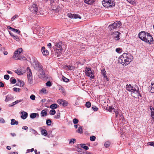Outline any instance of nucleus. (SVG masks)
Listing matches in <instances>:
<instances>
[{
  "label": "nucleus",
  "instance_id": "57",
  "mask_svg": "<svg viewBox=\"0 0 154 154\" xmlns=\"http://www.w3.org/2000/svg\"><path fill=\"white\" fill-rule=\"evenodd\" d=\"M122 48H117L116 49V51L118 53H119L120 51L121 50Z\"/></svg>",
  "mask_w": 154,
  "mask_h": 154
},
{
  "label": "nucleus",
  "instance_id": "8",
  "mask_svg": "<svg viewBox=\"0 0 154 154\" xmlns=\"http://www.w3.org/2000/svg\"><path fill=\"white\" fill-rule=\"evenodd\" d=\"M29 9L32 13L36 14L38 11L37 6L36 4H33L29 7Z\"/></svg>",
  "mask_w": 154,
  "mask_h": 154
},
{
  "label": "nucleus",
  "instance_id": "40",
  "mask_svg": "<svg viewBox=\"0 0 154 154\" xmlns=\"http://www.w3.org/2000/svg\"><path fill=\"white\" fill-rule=\"evenodd\" d=\"M96 139V137L94 136H91L90 137V140L92 141H94Z\"/></svg>",
  "mask_w": 154,
  "mask_h": 154
},
{
  "label": "nucleus",
  "instance_id": "53",
  "mask_svg": "<svg viewBox=\"0 0 154 154\" xmlns=\"http://www.w3.org/2000/svg\"><path fill=\"white\" fill-rule=\"evenodd\" d=\"M147 144L149 145L152 146L154 147V142H149Z\"/></svg>",
  "mask_w": 154,
  "mask_h": 154
},
{
  "label": "nucleus",
  "instance_id": "6",
  "mask_svg": "<svg viewBox=\"0 0 154 154\" xmlns=\"http://www.w3.org/2000/svg\"><path fill=\"white\" fill-rule=\"evenodd\" d=\"M135 86L137 88V89L136 88H134L131 86V84H129V85L127 84L126 85V88L128 91H131L132 93H138L139 88L136 85Z\"/></svg>",
  "mask_w": 154,
  "mask_h": 154
},
{
  "label": "nucleus",
  "instance_id": "32",
  "mask_svg": "<svg viewBox=\"0 0 154 154\" xmlns=\"http://www.w3.org/2000/svg\"><path fill=\"white\" fill-rule=\"evenodd\" d=\"M76 140L75 139H72L70 140V141L69 142V144L71 145H73L74 144V143L75 142Z\"/></svg>",
  "mask_w": 154,
  "mask_h": 154
},
{
  "label": "nucleus",
  "instance_id": "62",
  "mask_svg": "<svg viewBox=\"0 0 154 154\" xmlns=\"http://www.w3.org/2000/svg\"><path fill=\"white\" fill-rule=\"evenodd\" d=\"M114 112L115 113L116 117H117L119 115V112L118 111L116 110Z\"/></svg>",
  "mask_w": 154,
  "mask_h": 154
},
{
  "label": "nucleus",
  "instance_id": "54",
  "mask_svg": "<svg viewBox=\"0 0 154 154\" xmlns=\"http://www.w3.org/2000/svg\"><path fill=\"white\" fill-rule=\"evenodd\" d=\"M46 91V90L45 88H43L41 90V92L45 94L47 93Z\"/></svg>",
  "mask_w": 154,
  "mask_h": 154
},
{
  "label": "nucleus",
  "instance_id": "11",
  "mask_svg": "<svg viewBox=\"0 0 154 154\" xmlns=\"http://www.w3.org/2000/svg\"><path fill=\"white\" fill-rule=\"evenodd\" d=\"M67 16L68 17L72 18H81V17L77 14H72L70 13H69L67 14Z\"/></svg>",
  "mask_w": 154,
  "mask_h": 154
},
{
  "label": "nucleus",
  "instance_id": "1",
  "mask_svg": "<svg viewBox=\"0 0 154 154\" xmlns=\"http://www.w3.org/2000/svg\"><path fill=\"white\" fill-rule=\"evenodd\" d=\"M132 59H133V56L130 53H124L120 57L118 61L122 65L126 66L132 61Z\"/></svg>",
  "mask_w": 154,
  "mask_h": 154
},
{
  "label": "nucleus",
  "instance_id": "47",
  "mask_svg": "<svg viewBox=\"0 0 154 154\" xmlns=\"http://www.w3.org/2000/svg\"><path fill=\"white\" fill-rule=\"evenodd\" d=\"M79 120L76 119H74L73 120V122L74 124H76L78 123Z\"/></svg>",
  "mask_w": 154,
  "mask_h": 154
},
{
  "label": "nucleus",
  "instance_id": "14",
  "mask_svg": "<svg viewBox=\"0 0 154 154\" xmlns=\"http://www.w3.org/2000/svg\"><path fill=\"white\" fill-rule=\"evenodd\" d=\"M41 51L44 55H48L49 52L48 50L45 48V47H43L41 49Z\"/></svg>",
  "mask_w": 154,
  "mask_h": 154
},
{
  "label": "nucleus",
  "instance_id": "33",
  "mask_svg": "<svg viewBox=\"0 0 154 154\" xmlns=\"http://www.w3.org/2000/svg\"><path fill=\"white\" fill-rule=\"evenodd\" d=\"M110 143L109 142L107 141H106L104 143V145L105 146V147L107 148L110 145Z\"/></svg>",
  "mask_w": 154,
  "mask_h": 154
},
{
  "label": "nucleus",
  "instance_id": "41",
  "mask_svg": "<svg viewBox=\"0 0 154 154\" xmlns=\"http://www.w3.org/2000/svg\"><path fill=\"white\" fill-rule=\"evenodd\" d=\"M15 72L17 73L18 75H20L21 74H23V73L21 72V71L17 69L15 71Z\"/></svg>",
  "mask_w": 154,
  "mask_h": 154
},
{
  "label": "nucleus",
  "instance_id": "22",
  "mask_svg": "<svg viewBox=\"0 0 154 154\" xmlns=\"http://www.w3.org/2000/svg\"><path fill=\"white\" fill-rule=\"evenodd\" d=\"M38 115V117L39 116V115L36 113H32L30 114V117L31 119H34L35 118L37 115Z\"/></svg>",
  "mask_w": 154,
  "mask_h": 154
},
{
  "label": "nucleus",
  "instance_id": "30",
  "mask_svg": "<svg viewBox=\"0 0 154 154\" xmlns=\"http://www.w3.org/2000/svg\"><path fill=\"white\" fill-rule=\"evenodd\" d=\"M50 114L51 115H54L56 113V111L54 109H51L50 111Z\"/></svg>",
  "mask_w": 154,
  "mask_h": 154
},
{
  "label": "nucleus",
  "instance_id": "46",
  "mask_svg": "<svg viewBox=\"0 0 154 154\" xmlns=\"http://www.w3.org/2000/svg\"><path fill=\"white\" fill-rule=\"evenodd\" d=\"M92 108L94 111H97L98 109V108H97L96 106H92Z\"/></svg>",
  "mask_w": 154,
  "mask_h": 154
},
{
  "label": "nucleus",
  "instance_id": "20",
  "mask_svg": "<svg viewBox=\"0 0 154 154\" xmlns=\"http://www.w3.org/2000/svg\"><path fill=\"white\" fill-rule=\"evenodd\" d=\"M47 114V112L45 110H42L41 112V116L42 117L46 116Z\"/></svg>",
  "mask_w": 154,
  "mask_h": 154
},
{
  "label": "nucleus",
  "instance_id": "7",
  "mask_svg": "<svg viewBox=\"0 0 154 154\" xmlns=\"http://www.w3.org/2000/svg\"><path fill=\"white\" fill-rule=\"evenodd\" d=\"M27 71L28 82L29 84H32L33 83L32 74L31 70L29 67H27Z\"/></svg>",
  "mask_w": 154,
  "mask_h": 154
},
{
  "label": "nucleus",
  "instance_id": "43",
  "mask_svg": "<svg viewBox=\"0 0 154 154\" xmlns=\"http://www.w3.org/2000/svg\"><path fill=\"white\" fill-rule=\"evenodd\" d=\"M60 117V113L58 112L57 113V115L54 116V118L56 119H59Z\"/></svg>",
  "mask_w": 154,
  "mask_h": 154
},
{
  "label": "nucleus",
  "instance_id": "36",
  "mask_svg": "<svg viewBox=\"0 0 154 154\" xmlns=\"http://www.w3.org/2000/svg\"><path fill=\"white\" fill-rule=\"evenodd\" d=\"M10 81L11 82L12 84H15L16 82V81L15 79H13V78H11Z\"/></svg>",
  "mask_w": 154,
  "mask_h": 154
},
{
  "label": "nucleus",
  "instance_id": "38",
  "mask_svg": "<svg viewBox=\"0 0 154 154\" xmlns=\"http://www.w3.org/2000/svg\"><path fill=\"white\" fill-rule=\"evenodd\" d=\"M30 131L32 133L35 134V135L36 133H37V131L35 130L34 129L31 128L29 129Z\"/></svg>",
  "mask_w": 154,
  "mask_h": 154
},
{
  "label": "nucleus",
  "instance_id": "27",
  "mask_svg": "<svg viewBox=\"0 0 154 154\" xmlns=\"http://www.w3.org/2000/svg\"><path fill=\"white\" fill-rule=\"evenodd\" d=\"M22 100H23L22 99H21V100H17L15 101V102H13L12 103V105H11V106H13L14 105H15L17 104V103H19L22 101Z\"/></svg>",
  "mask_w": 154,
  "mask_h": 154
},
{
  "label": "nucleus",
  "instance_id": "15",
  "mask_svg": "<svg viewBox=\"0 0 154 154\" xmlns=\"http://www.w3.org/2000/svg\"><path fill=\"white\" fill-rule=\"evenodd\" d=\"M22 115L21 116V118L23 119H26L28 116V113L26 112L23 111L21 112Z\"/></svg>",
  "mask_w": 154,
  "mask_h": 154
},
{
  "label": "nucleus",
  "instance_id": "39",
  "mask_svg": "<svg viewBox=\"0 0 154 154\" xmlns=\"http://www.w3.org/2000/svg\"><path fill=\"white\" fill-rule=\"evenodd\" d=\"M62 80L63 82H68L69 81V79H68L66 78L64 76L62 77Z\"/></svg>",
  "mask_w": 154,
  "mask_h": 154
},
{
  "label": "nucleus",
  "instance_id": "55",
  "mask_svg": "<svg viewBox=\"0 0 154 154\" xmlns=\"http://www.w3.org/2000/svg\"><path fill=\"white\" fill-rule=\"evenodd\" d=\"M4 78L6 80H8L9 79V76L8 75H5L4 76Z\"/></svg>",
  "mask_w": 154,
  "mask_h": 154
},
{
  "label": "nucleus",
  "instance_id": "24",
  "mask_svg": "<svg viewBox=\"0 0 154 154\" xmlns=\"http://www.w3.org/2000/svg\"><path fill=\"white\" fill-rule=\"evenodd\" d=\"M41 134L42 135H43L45 136H46L48 134V133L46 130L45 129H42L41 131Z\"/></svg>",
  "mask_w": 154,
  "mask_h": 154
},
{
  "label": "nucleus",
  "instance_id": "13",
  "mask_svg": "<svg viewBox=\"0 0 154 154\" xmlns=\"http://www.w3.org/2000/svg\"><path fill=\"white\" fill-rule=\"evenodd\" d=\"M121 33L118 31L115 32L113 34V38L116 40H119L120 39L119 35Z\"/></svg>",
  "mask_w": 154,
  "mask_h": 154
},
{
  "label": "nucleus",
  "instance_id": "34",
  "mask_svg": "<svg viewBox=\"0 0 154 154\" xmlns=\"http://www.w3.org/2000/svg\"><path fill=\"white\" fill-rule=\"evenodd\" d=\"M91 106V104L90 102H87L85 104V106L87 108H89Z\"/></svg>",
  "mask_w": 154,
  "mask_h": 154
},
{
  "label": "nucleus",
  "instance_id": "18",
  "mask_svg": "<svg viewBox=\"0 0 154 154\" xmlns=\"http://www.w3.org/2000/svg\"><path fill=\"white\" fill-rule=\"evenodd\" d=\"M87 75L88 76L90 77L91 78L94 79V76L93 75V74L91 71V70L88 72L86 73L85 74Z\"/></svg>",
  "mask_w": 154,
  "mask_h": 154
},
{
  "label": "nucleus",
  "instance_id": "28",
  "mask_svg": "<svg viewBox=\"0 0 154 154\" xmlns=\"http://www.w3.org/2000/svg\"><path fill=\"white\" fill-rule=\"evenodd\" d=\"M80 145L81 146V147L85 149V150H87L89 149L88 147L86 146L85 145V144H80Z\"/></svg>",
  "mask_w": 154,
  "mask_h": 154
},
{
  "label": "nucleus",
  "instance_id": "42",
  "mask_svg": "<svg viewBox=\"0 0 154 154\" xmlns=\"http://www.w3.org/2000/svg\"><path fill=\"white\" fill-rule=\"evenodd\" d=\"M52 83L50 81L47 82L46 83V85L47 86L50 87L51 86Z\"/></svg>",
  "mask_w": 154,
  "mask_h": 154
},
{
  "label": "nucleus",
  "instance_id": "52",
  "mask_svg": "<svg viewBox=\"0 0 154 154\" xmlns=\"http://www.w3.org/2000/svg\"><path fill=\"white\" fill-rule=\"evenodd\" d=\"M24 58V57H22L20 56H19L17 58H16L15 60H23V58Z\"/></svg>",
  "mask_w": 154,
  "mask_h": 154
},
{
  "label": "nucleus",
  "instance_id": "61",
  "mask_svg": "<svg viewBox=\"0 0 154 154\" xmlns=\"http://www.w3.org/2000/svg\"><path fill=\"white\" fill-rule=\"evenodd\" d=\"M4 86V83L2 82H0V87H3Z\"/></svg>",
  "mask_w": 154,
  "mask_h": 154
},
{
  "label": "nucleus",
  "instance_id": "56",
  "mask_svg": "<svg viewBox=\"0 0 154 154\" xmlns=\"http://www.w3.org/2000/svg\"><path fill=\"white\" fill-rule=\"evenodd\" d=\"M18 17V16L17 15H15L14 16L11 18V20L13 21L16 18H17Z\"/></svg>",
  "mask_w": 154,
  "mask_h": 154
},
{
  "label": "nucleus",
  "instance_id": "23",
  "mask_svg": "<svg viewBox=\"0 0 154 154\" xmlns=\"http://www.w3.org/2000/svg\"><path fill=\"white\" fill-rule=\"evenodd\" d=\"M24 85V82H23L19 80H18L17 84V85L21 87L23 86Z\"/></svg>",
  "mask_w": 154,
  "mask_h": 154
},
{
  "label": "nucleus",
  "instance_id": "64",
  "mask_svg": "<svg viewBox=\"0 0 154 154\" xmlns=\"http://www.w3.org/2000/svg\"><path fill=\"white\" fill-rule=\"evenodd\" d=\"M47 45L48 47H49V48H51V43H49L48 45Z\"/></svg>",
  "mask_w": 154,
  "mask_h": 154
},
{
  "label": "nucleus",
  "instance_id": "45",
  "mask_svg": "<svg viewBox=\"0 0 154 154\" xmlns=\"http://www.w3.org/2000/svg\"><path fill=\"white\" fill-rule=\"evenodd\" d=\"M14 91L17 92H20V89L19 88H13Z\"/></svg>",
  "mask_w": 154,
  "mask_h": 154
},
{
  "label": "nucleus",
  "instance_id": "12",
  "mask_svg": "<svg viewBox=\"0 0 154 154\" xmlns=\"http://www.w3.org/2000/svg\"><path fill=\"white\" fill-rule=\"evenodd\" d=\"M38 68H39V71L40 72V74L41 75V76L42 78H45L46 77V74H45V73L43 71L42 69V66H40L38 65Z\"/></svg>",
  "mask_w": 154,
  "mask_h": 154
},
{
  "label": "nucleus",
  "instance_id": "4",
  "mask_svg": "<svg viewBox=\"0 0 154 154\" xmlns=\"http://www.w3.org/2000/svg\"><path fill=\"white\" fill-rule=\"evenodd\" d=\"M115 0H103L102 3L104 7H112L115 6Z\"/></svg>",
  "mask_w": 154,
  "mask_h": 154
},
{
  "label": "nucleus",
  "instance_id": "63",
  "mask_svg": "<svg viewBox=\"0 0 154 154\" xmlns=\"http://www.w3.org/2000/svg\"><path fill=\"white\" fill-rule=\"evenodd\" d=\"M27 150L29 151V152H32L34 151V148H32L31 149H28Z\"/></svg>",
  "mask_w": 154,
  "mask_h": 154
},
{
  "label": "nucleus",
  "instance_id": "48",
  "mask_svg": "<svg viewBox=\"0 0 154 154\" xmlns=\"http://www.w3.org/2000/svg\"><path fill=\"white\" fill-rule=\"evenodd\" d=\"M91 71V70L90 68L88 67H86L85 70V73L86 74V73H87V72H88Z\"/></svg>",
  "mask_w": 154,
  "mask_h": 154
},
{
  "label": "nucleus",
  "instance_id": "17",
  "mask_svg": "<svg viewBox=\"0 0 154 154\" xmlns=\"http://www.w3.org/2000/svg\"><path fill=\"white\" fill-rule=\"evenodd\" d=\"M85 3L89 5H91L95 2V0H84Z\"/></svg>",
  "mask_w": 154,
  "mask_h": 154
},
{
  "label": "nucleus",
  "instance_id": "35",
  "mask_svg": "<svg viewBox=\"0 0 154 154\" xmlns=\"http://www.w3.org/2000/svg\"><path fill=\"white\" fill-rule=\"evenodd\" d=\"M12 37L14 38L17 42H19L20 41V39L17 35H12Z\"/></svg>",
  "mask_w": 154,
  "mask_h": 154
},
{
  "label": "nucleus",
  "instance_id": "60",
  "mask_svg": "<svg viewBox=\"0 0 154 154\" xmlns=\"http://www.w3.org/2000/svg\"><path fill=\"white\" fill-rule=\"evenodd\" d=\"M22 129H24L25 130H27L28 129V127L27 126H23L22 127Z\"/></svg>",
  "mask_w": 154,
  "mask_h": 154
},
{
  "label": "nucleus",
  "instance_id": "50",
  "mask_svg": "<svg viewBox=\"0 0 154 154\" xmlns=\"http://www.w3.org/2000/svg\"><path fill=\"white\" fill-rule=\"evenodd\" d=\"M30 98L32 100H34L35 99V97L34 95L32 94L30 96Z\"/></svg>",
  "mask_w": 154,
  "mask_h": 154
},
{
  "label": "nucleus",
  "instance_id": "37",
  "mask_svg": "<svg viewBox=\"0 0 154 154\" xmlns=\"http://www.w3.org/2000/svg\"><path fill=\"white\" fill-rule=\"evenodd\" d=\"M150 91L151 93H154V83L151 84Z\"/></svg>",
  "mask_w": 154,
  "mask_h": 154
},
{
  "label": "nucleus",
  "instance_id": "29",
  "mask_svg": "<svg viewBox=\"0 0 154 154\" xmlns=\"http://www.w3.org/2000/svg\"><path fill=\"white\" fill-rule=\"evenodd\" d=\"M77 131L79 133L82 134L83 133L82 127L81 126H80L79 127Z\"/></svg>",
  "mask_w": 154,
  "mask_h": 154
},
{
  "label": "nucleus",
  "instance_id": "21",
  "mask_svg": "<svg viewBox=\"0 0 154 154\" xmlns=\"http://www.w3.org/2000/svg\"><path fill=\"white\" fill-rule=\"evenodd\" d=\"M18 124V121H16L14 119H11V125H17Z\"/></svg>",
  "mask_w": 154,
  "mask_h": 154
},
{
  "label": "nucleus",
  "instance_id": "10",
  "mask_svg": "<svg viewBox=\"0 0 154 154\" xmlns=\"http://www.w3.org/2000/svg\"><path fill=\"white\" fill-rule=\"evenodd\" d=\"M57 102L60 105L63 106H66L68 105V103L65 100L63 99H59L57 100Z\"/></svg>",
  "mask_w": 154,
  "mask_h": 154
},
{
  "label": "nucleus",
  "instance_id": "19",
  "mask_svg": "<svg viewBox=\"0 0 154 154\" xmlns=\"http://www.w3.org/2000/svg\"><path fill=\"white\" fill-rule=\"evenodd\" d=\"M106 109L110 112H111L112 113L113 112V113H114L116 111L115 109L113 107L110 106H109V107L108 108H106Z\"/></svg>",
  "mask_w": 154,
  "mask_h": 154
},
{
  "label": "nucleus",
  "instance_id": "26",
  "mask_svg": "<svg viewBox=\"0 0 154 154\" xmlns=\"http://www.w3.org/2000/svg\"><path fill=\"white\" fill-rule=\"evenodd\" d=\"M57 104L54 103L51 105L50 106V107L51 109H56L57 107Z\"/></svg>",
  "mask_w": 154,
  "mask_h": 154
},
{
  "label": "nucleus",
  "instance_id": "3",
  "mask_svg": "<svg viewBox=\"0 0 154 154\" xmlns=\"http://www.w3.org/2000/svg\"><path fill=\"white\" fill-rule=\"evenodd\" d=\"M139 38L146 43L151 44L153 42L152 37L150 34L145 31H142L138 34Z\"/></svg>",
  "mask_w": 154,
  "mask_h": 154
},
{
  "label": "nucleus",
  "instance_id": "9",
  "mask_svg": "<svg viewBox=\"0 0 154 154\" xmlns=\"http://www.w3.org/2000/svg\"><path fill=\"white\" fill-rule=\"evenodd\" d=\"M23 49L22 48H20L14 52L13 58L14 59L17 58L19 55L22 52Z\"/></svg>",
  "mask_w": 154,
  "mask_h": 154
},
{
  "label": "nucleus",
  "instance_id": "25",
  "mask_svg": "<svg viewBox=\"0 0 154 154\" xmlns=\"http://www.w3.org/2000/svg\"><path fill=\"white\" fill-rule=\"evenodd\" d=\"M9 27H10V30L12 31L15 32L18 34H19L20 32V31L18 30L11 27L10 26Z\"/></svg>",
  "mask_w": 154,
  "mask_h": 154
},
{
  "label": "nucleus",
  "instance_id": "5",
  "mask_svg": "<svg viewBox=\"0 0 154 154\" xmlns=\"http://www.w3.org/2000/svg\"><path fill=\"white\" fill-rule=\"evenodd\" d=\"M122 25V23L120 21H116L113 23L109 25L108 28L111 31L113 29H116L117 28H119Z\"/></svg>",
  "mask_w": 154,
  "mask_h": 154
},
{
  "label": "nucleus",
  "instance_id": "2",
  "mask_svg": "<svg viewBox=\"0 0 154 154\" xmlns=\"http://www.w3.org/2000/svg\"><path fill=\"white\" fill-rule=\"evenodd\" d=\"M62 43L60 42H56L55 46H54V50H51L52 54H55V56L58 57L63 53L64 51L62 48Z\"/></svg>",
  "mask_w": 154,
  "mask_h": 154
},
{
  "label": "nucleus",
  "instance_id": "51",
  "mask_svg": "<svg viewBox=\"0 0 154 154\" xmlns=\"http://www.w3.org/2000/svg\"><path fill=\"white\" fill-rule=\"evenodd\" d=\"M101 74L103 75H105L106 74V71L105 69H102L101 70Z\"/></svg>",
  "mask_w": 154,
  "mask_h": 154
},
{
  "label": "nucleus",
  "instance_id": "49",
  "mask_svg": "<svg viewBox=\"0 0 154 154\" xmlns=\"http://www.w3.org/2000/svg\"><path fill=\"white\" fill-rule=\"evenodd\" d=\"M127 1L132 4H134L135 3L134 0H127Z\"/></svg>",
  "mask_w": 154,
  "mask_h": 154
},
{
  "label": "nucleus",
  "instance_id": "58",
  "mask_svg": "<svg viewBox=\"0 0 154 154\" xmlns=\"http://www.w3.org/2000/svg\"><path fill=\"white\" fill-rule=\"evenodd\" d=\"M151 116L152 118V119H154V112L153 111L151 112Z\"/></svg>",
  "mask_w": 154,
  "mask_h": 154
},
{
  "label": "nucleus",
  "instance_id": "59",
  "mask_svg": "<svg viewBox=\"0 0 154 154\" xmlns=\"http://www.w3.org/2000/svg\"><path fill=\"white\" fill-rule=\"evenodd\" d=\"M5 122V121L4 119L2 118H0V123H4Z\"/></svg>",
  "mask_w": 154,
  "mask_h": 154
},
{
  "label": "nucleus",
  "instance_id": "31",
  "mask_svg": "<svg viewBox=\"0 0 154 154\" xmlns=\"http://www.w3.org/2000/svg\"><path fill=\"white\" fill-rule=\"evenodd\" d=\"M51 121L50 119H48L46 120V124L47 125L50 126L51 125Z\"/></svg>",
  "mask_w": 154,
  "mask_h": 154
},
{
  "label": "nucleus",
  "instance_id": "44",
  "mask_svg": "<svg viewBox=\"0 0 154 154\" xmlns=\"http://www.w3.org/2000/svg\"><path fill=\"white\" fill-rule=\"evenodd\" d=\"M67 67L70 70H73L75 68L74 66H70V65L67 66Z\"/></svg>",
  "mask_w": 154,
  "mask_h": 154
},
{
  "label": "nucleus",
  "instance_id": "16",
  "mask_svg": "<svg viewBox=\"0 0 154 154\" xmlns=\"http://www.w3.org/2000/svg\"><path fill=\"white\" fill-rule=\"evenodd\" d=\"M13 99V97L11 94H9L6 96L5 101L6 102H7L8 101L11 100Z\"/></svg>",
  "mask_w": 154,
  "mask_h": 154
}]
</instances>
